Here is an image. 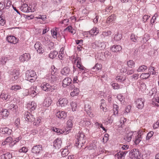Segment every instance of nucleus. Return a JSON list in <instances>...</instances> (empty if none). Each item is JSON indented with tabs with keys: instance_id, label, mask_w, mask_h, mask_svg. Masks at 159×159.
Instances as JSON below:
<instances>
[{
	"instance_id": "obj_45",
	"label": "nucleus",
	"mask_w": 159,
	"mask_h": 159,
	"mask_svg": "<svg viewBox=\"0 0 159 159\" xmlns=\"http://www.w3.org/2000/svg\"><path fill=\"white\" fill-rule=\"evenodd\" d=\"M127 64L128 66L130 68H133L134 67L135 63L134 61L131 60H129L127 61Z\"/></svg>"
},
{
	"instance_id": "obj_20",
	"label": "nucleus",
	"mask_w": 159,
	"mask_h": 159,
	"mask_svg": "<svg viewBox=\"0 0 159 159\" xmlns=\"http://www.w3.org/2000/svg\"><path fill=\"white\" fill-rule=\"evenodd\" d=\"M51 98L49 97L45 98L43 102V105L46 107H48L52 103Z\"/></svg>"
},
{
	"instance_id": "obj_59",
	"label": "nucleus",
	"mask_w": 159,
	"mask_h": 159,
	"mask_svg": "<svg viewBox=\"0 0 159 159\" xmlns=\"http://www.w3.org/2000/svg\"><path fill=\"white\" fill-rule=\"evenodd\" d=\"M73 123L71 120H69L67 122V126L69 128H72L73 126Z\"/></svg>"
},
{
	"instance_id": "obj_4",
	"label": "nucleus",
	"mask_w": 159,
	"mask_h": 159,
	"mask_svg": "<svg viewBox=\"0 0 159 159\" xmlns=\"http://www.w3.org/2000/svg\"><path fill=\"white\" fill-rule=\"evenodd\" d=\"M41 89L45 91L52 92L55 90V87L49 84L48 83H44L40 86Z\"/></svg>"
},
{
	"instance_id": "obj_7",
	"label": "nucleus",
	"mask_w": 159,
	"mask_h": 159,
	"mask_svg": "<svg viewBox=\"0 0 159 159\" xmlns=\"http://www.w3.org/2000/svg\"><path fill=\"white\" fill-rule=\"evenodd\" d=\"M94 45L97 46L98 49L100 50L104 49L106 47V43L105 42H100L98 41H95L92 44V46L93 48Z\"/></svg>"
},
{
	"instance_id": "obj_25",
	"label": "nucleus",
	"mask_w": 159,
	"mask_h": 159,
	"mask_svg": "<svg viewBox=\"0 0 159 159\" xmlns=\"http://www.w3.org/2000/svg\"><path fill=\"white\" fill-rule=\"evenodd\" d=\"M60 105L61 107L66 106L68 103V101L66 98H60L59 100Z\"/></svg>"
},
{
	"instance_id": "obj_53",
	"label": "nucleus",
	"mask_w": 159,
	"mask_h": 159,
	"mask_svg": "<svg viewBox=\"0 0 159 159\" xmlns=\"http://www.w3.org/2000/svg\"><path fill=\"white\" fill-rule=\"evenodd\" d=\"M139 75L138 74H134L130 77L132 81H133L137 80L139 78Z\"/></svg>"
},
{
	"instance_id": "obj_1",
	"label": "nucleus",
	"mask_w": 159,
	"mask_h": 159,
	"mask_svg": "<svg viewBox=\"0 0 159 159\" xmlns=\"http://www.w3.org/2000/svg\"><path fill=\"white\" fill-rule=\"evenodd\" d=\"M77 141H76L75 146L78 148L81 147L85 142L86 138L83 133H79L77 136Z\"/></svg>"
},
{
	"instance_id": "obj_36",
	"label": "nucleus",
	"mask_w": 159,
	"mask_h": 159,
	"mask_svg": "<svg viewBox=\"0 0 159 159\" xmlns=\"http://www.w3.org/2000/svg\"><path fill=\"white\" fill-rule=\"evenodd\" d=\"M58 54L57 52L56 51L51 52L49 54V57L52 59L56 57Z\"/></svg>"
},
{
	"instance_id": "obj_14",
	"label": "nucleus",
	"mask_w": 159,
	"mask_h": 159,
	"mask_svg": "<svg viewBox=\"0 0 159 159\" xmlns=\"http://www.w3.org/2000/svg\"><path fill=\"white\" fill-rule=\"evenodd\" d=\"M20 9L22 11L25 12L34 11V9L33 10L31 9L27 4H23L20 7Z\"/></svg>"
},
{
	"instance_id": "obj_3",
	"label": "nucleus",
	"mask_w": 159,
	"mask_h": 159,
	"mask_svg": "<svg viewBox=\"0 0 159 159\" xmlns=\"http://www.w3.org/2000/svg\"><path fill=\"white\" fill-rule=\"evenodd\" d=\"M129 156L132 159H141L140 153L139 150L137 149H133L129 152Z\"/></svg>"
},
{
	"instance_id": "obj_47",
	"label": "nucleus",
	"mask_w": 159,
	"mask_h": 159,
	"mask_svg": "<svg viewBox=\"0 0 159 159\" xmlns=\"http://www.w3.org/2000/svg\"><path fill=\"white\" fill-rule=\"evenodd\" d=\"M102 67V65L99 63H97L94 66H93L92 69H96V70H100Z\"/></svg>"
},
{
	"instance_id": "obj_22",
	"label": "nucleus",
	"mask_w": 159,
	"mask_h": 159,
	"mask_svg": "<svg viewBox=\"0 0 159 159\" xmlns=\"http://www.w3.org/2000/svg\"><path fill=\"white\" fill-rule=\"evenodd\" d=\"M72 81V80L69 77H66L65 78L62 82L63 85L64 87H66L67 86L70 85Z\"/></svg>"
},
{
	"instance_id": "obj_34",
	"label": "nucleus",
	"mask_w": 159,
	"mask_h": 159,
	"mask_svg": "<svg viewBox=\"0 0 159 159\" xmlns=\"http://www.w3.org/2000/svg\"><path fill=\"white\" fill-rule=\"evenodd\" d=\"M154 134V132L151 131L148 133L146 136V142L148 143L149 139Z\"/></svg>"
},
{
	"instance_id": "obj_27",
	"label": "nucleus",
	"mask_w": 159,
	"mask_h": 159,
	"mask_svg": "<svg viewBox=\"0 0 159 159\" xmlns=\"http://www.w3.org/2000/svg\"><path fill=\"white\" fill-rule=\"evenodd\" d=\"M1 115L3 118L6 119L9 115V112L8 110L6 109H4L1 111Z\"/></svg>"
},
{
	"instance_id": "obj_37",
	"label": "nucleus",
	"mask_w": 159,
	"mask_h": 159,
	"mask_svg": "<svg viewBox=\"0 0 159 159\" xmlns=\"http://www.w3.org/2000/svg\"><path fill=\"white\" fill-rule=\"evenodd\" d=\"M37 107V104L34 102L32 101L29 107L31 110L34 111L35 110Z\"/></svg>"
},
{
	"instance_id": "obj_55",
	"label": "nucleus",
	"mask_w": 159,
	"mask_h": 159,
	"mask_svg": "<svg viewBox=\"0 0 159 159\" xmlns=\"http://www.w3.org/2000/svg\"><path fill=\"white\" fill-rule=\"evenodd\" d=\"M21 89L20 86L19 85H14L12 86L10 89L12 90H14L15 91H16L18 90H19Z\"/></svg>"
},
{
	"instance_id": "obj_42",
	"label": "nucleus",
	"mask_w": 159,
	"mask_h": 159,
	"mask_svg": "<svg viewBox=\"0 0 159 159\" xmlns=\"http://www.w3.org/2000/svg\"><path fill=\"white\" fill-rule=\"evenodd\" d=\"M150 73H143L140 75V77L143 79H147L150 76Z\"/></svg>"
},
{
	"instance_id": "obj_51",
	"label": "nucleus",
	"mask_w": 159,
	"mask_h": 159,
	"mask_svg": "<svg viewBox=\"0 0 159 159\" xmlns=\"http://www.w3.org/2000/svg\"><path fill=\"white\" fill-rule=\"evenodd\" d=\"M33 121H34V125L37 126L40 123L41 121V119L39 118H37L36 119H34Z\"/></svg>"
},
{
	"instance_id": "obj_50",
	"label": "nucleus",
	"mask_w": 159,
	"mask_h": 159,
	"mask_svg": "<svg viewBox=\"0 0 159 159\" xmlns=\"http://www.w3.org/2000/svg\"><path fill=\"white\" fill-rule=\"evenodd\" d=\"M131 39L134 42H137L139 40V38L135 35L131 34L130 36Z\"/></svg>"
},
{
	"instance_id": "obj_32",
	"label": "nucleus",
	"mask_w": 159,
	"mask_h": 159,
	"mask_svg": "<svg viewBox=\"0 0 159 159\" xmlns=\"http://www.w3.org/2000/svg\"><path fill=\"white\" fill-rule=\"evenodd\" d=\"M12 155L9 152H7L1 156L2 159H10Z\"/></svg>"
},
{
	"instance_id": "obj_26",
	"label": "nucleus",
	"mask_w": 159,
	"mask_h": 159,
	"mask_svg": "<svg viewBox=\"0 0 159 159\" xmlns=\"http://www.w3.org/2000/svg\"><path fill=\"white\" fill-rule=\"evenodd\" d=\"M116 19V16L114 14H112L111 16H109L106 21V23L107 24L115 20Z\"/></svg>"
},
{
	"instance_id": "obj_21",
	"label": "nucleus",
	"mask_w": 159,
	"mask_h": 159,
	"mask_svg": "<svg viewBox=\"0 0 159 159\" xmlns=\"http://www.w3.org/2000/svg\"><path fill=\"white\" fill-rule=\"evenodd\" d=\"M2 131L4 134L6 135H11L12 132L11 129L7 127L2 128Z\"/></svg>"
},
{
	"instance_id": "obj_41",
	"label": "nucleus",
	"mask_w": 159,
	"mask_h": 159,
	"mask_svg": "<svg viewBox=\"0 0 159 159\" xmlns=\"http://www.w3.org/2000/svg\"><path fill=\"white\" fill-rule=\"evenodd\" d=\"M77 62V66L80 70H84V67L81 65V64L80 62L78 60L77 61V59L75 60V62Z\"/></svg>"
},
{
	"instance_id": "obj_28",
	"label": "nucleus",
	"mask_w": 159,
	"mask_h": 159,
	"mask_svg": "<svg viewBox=\"0 0 159 159\" xmlns=\"http://www.w3.org/2000/svg\"><path fill=\"white\" fill-rule=\"evenodd\" d=\"M70 69L68 67H64L61 70V74L65 76L68 75L70 73Z\"/></svg>"
},
{
	"instance_id": "obj_18",
	"label": "nucleus",
	"mask_w": 159,
	"mask_h": 159,
	"mask_svg": "<svg viewBox=\"0 0 159 159\" xmlns=\"http://www.w3.org/2000/svg\"><path fill=\"white\" fill-rule=\"evenodd\" d=\"M127 152V151H120L115 155V159H121L123 157H124Z\"/></svg>"
},
{
	"instance_id": "obj_12",
	"label": "nucleus",
	"mask_w": 159,
	"mask_h": 159,
	"mask_svg": "<svg viewBox=\"0 0 159 159\" xmlns=\"http://www.w3.org/2000/svg\"><path fill=\"white\" fill-rule=\"evenodd\" d=\"M30 58V55L29 53H25L21 55L19 59L20 61L21 62H24L25 61H27Z\"/></svg>"
},
{
	"instance_id": "obj_23",
	"label": "nucleus",
	"mask_w": 159,
	"mask_h": 159,
	"mask_svg": "<svg viewBox=\"0 0 159 159\" xmlns=\"http://www.w3.org/2000/svg\"><path fill=\"white\" fill-rule=\"evenodd\" d=\"M133 134V132L131 131L127 133L125 136L124 138V140L127 142L130 141L132 139V137Z\"/></svg>"
},
{
	"instance_id": "obj_16",
	"label": "nucleus",
	"mask_w": 159,
	"mask_h": 159,
	"mask_svg": "<svg viewBox=\"0 0 159 159\" xmlns=\"http://www.w3.org/2000/svg\"><path fill=\"white\" fill-rule=\"evenodd\" d=\"M57 117L60 119H64L66 117V114L64 111H59L56 114Z\"/></svg>"
},
{
	"instance_id": "obj_54",
	"label": "nucleus",
	"mask_w": 159,
	"mask_h": 159,
	"mask_svg": "<svg viewBox=\"0 0 159 159\" xmlns=\"http://www.w3.org/2000/svg\"><path fill=\"white\" fill-rule=\"evenodd\" d=\"M20 120L19 118H17L15 121L14 125L17 128H19V125H20Z\"/></svg>"
},
{
	"instance_id": "obj_30",
	"label": "nucleus",
	"mask_w": 159,
	"mask_h": 159,
	"mask_svg": "<svg viewBox=\"0 0 159 159\" xmlns=\"http://www.w3.org/2000/svg\"><path fill=\"white\" fill-rule=\"evenodd\" d=\"M99 32L98 29L96 27H93L89 31V33L91 35H96Z\"/></svg>"
},
{
	"instance_id": "obj_44",
	"label": "nucleus",
	"mask_w": 159,
	"mask_h": 159,
	"mask_svg": "<svg viewBox=\"0 0 159 159\" xmlns=\"http://www.w3.org/2000/svg\"><path fill=\"white\" fill-rule=\"evenodd\" d=\"M52 130L57 133L58 135L63 134L64 132V131L61 129L57 128H53Z\"/></svg>"
},
{
	"instance_id": "obj_5",
	"label": "nucleus",
	"mask_w": 159,
	"mask_h": 159,
	"mask_svg": "<svg viewBox=\"0 0 159 159\" xmlns=\"http://www.w3.org/2000/svg\"><path fill=\"white\" fill-rule=\"evenodd\" d=\"M4 107L7 108L8 110L11 111L13 113H16L18 110V107L17 105L11 103L10 102L5 104Z\"/></svg>"
},
{
	"instance_id": "obj_48",
	"label": "nucleus",
	"mask_w": 159,
	"mask_h": 159,
	"mask_svg": "<svg viewBox=\"0 0 159 159\" xmlns=\"http://www.w3.org/2000/svg\"><path fill=\"white\" fill-rule=\"evenodd\" d=\"M111 31L110 30H108L107 31H103L102 32V36L104 37L108 36L111 34Z\"/></svg>"
},
{
	"instance_id": "obj_38",
	"label": "nucleus",
	"mask_w": 159,
	"mask_h": 159,
	"mask_svg": "<svg viewBox=\"0 0 159 159\" xmlns=\"http://www.w3.org/2000/svg\"><path fill=\"white\" fill-rule=\"evenodd\" d=\"M147 67L145 65L141 66L139 67V68L137 69V71L138 72H143L145 70H147Z\"/></svg>"
},
{
	"instance_id": "obj_46",
	"label": "nucleus",
	"mask_w": 159,
	"mask_h": 159,
	"mask_svg": "<svg viewBox=\"0 0 159 159\" xmlns=\"http://www.w3.org/2000/svg\"><path fill=\"white\" fill-rule=\"evenodd\" d=\"M68 30L71 34H74L75 33V30L73 29L71 26H69L66 28L65 29V30Z\"/></svg>"
},
{
	"instance_id": "obj_17",
	"label": "nucleus",
	"mask_w": 159,
	"mask_h": 159,
	"mask_svg": "<svg viewBox=\"0 0 159 159\" xmlns=\"http://www.w3.org/2000/svg\"><path fill=\"white\" fill-rule=\"evenodd\" d=\"M7 41L10 43L16 44L18 42V39L15 37L13 36H9L7 38Z\"/></svg>"
},
{
	"instance_id": "obj_63",
	"label": "nucleus",
	"mask_w": 159,
	"mask_h": 159,
	"mask_svg": "<svg viewBox=\"0 0 159 159\" xmlns=\"http://www.w3.org/2000/svg\"><path fill=\"white\" fill-rule=\"evenodd\" d=\"M28 151V149L27 148L25 147H23L22 148L20 149L19 150V152H26Z\"/></svg>"
},
{
	"instance_id": "obj_6",
	"label": "nucleus",
	"mask_w": 159,
	"mask_h": 159,
	"mask_svg": "<svg viewBox=\"0 0 159 159\" xmlns=\"http://www.w3.org/2000/svg\"><path fill=\"white\" fill-rule=\"evenodd\" d=\"M43 148L41 145L39 144L34 146L31 149L32 153L36 154H39L42 151Z\"/></svg>"
},
{
	"instance_id": "obj_60",
	"label": "nucleus",
	"mask_w": 159,
	"mask_h": 159,
	"mask_svg": "<svg viewBox=\"0 0 159 159\" xmlns=\"http://www.w3.org/2000/svg\"><path fill=\"white\" fill-rule=\"evenodd\" d=\"M111 85L113 89H118L120 88V85L117 83H113Z\"/></svg>"
},
{
	"instance_id": "obj_2",
	"label": "nucleus",
	"mask_w": 159,
	"mask_h": 159,
	"mask_svg": "<svg viewBox=\"0 0 159 159\" xmlns=\"http://www.w3.org/2000/svg\"><path fill=\"white\" fill-rule=\"evenodd\" d=\"M37 78V75L34 71L27 70L25 73V78L26 80L31 82H34Z\"/></svg>"
},
{
	"instance_id": "obj_9",
	"label": "nucleus",
	"mask_w": 159,
	"mask_h": 159,
	"mask_svg": "<svg viewBox=\"0 0 159 159\" xmlns=\"http://www.w3.org/2000/svg\"><path fill=\"white\" fill-rule=\"evenodd\" d=\"M34 47L38 53L40 54L44 52V49L42 47V45L40 42H37L34 45Z\"/></svg>"
},
{
	"instance_id": "obj_10",
	"label": "nucleus",
	"mask_w": 159,
	"mask_h": 159,
	"mask_svg": "<svg viewBox=\"0 0 159 159\" xmlns=\"http://www.w3.org/2000/svg\"><path fill=\"white\" fill-rule=\"evenodd\" d=\"M16 143V142H14V139L11 137H8L2 142V145H4L7 144H10V146L12 147Z\"/></svg>"
},
{
	"instance_id": "obj_31",
	"label": "nucleus",
	"mask_w": 159,
	"mask_h": 159,
	"mask_svg": "<svg viewBox=\"0 0 159 159\" xmlns=\"http://www.w3.org/2000/svg\"><path fill=\"white\" fill-rule=\"evenodd\" d=\"M116 79L118 81L121 82L122 83L126 80L125 77L124 75H117L116 77Z\"/></svg>"
},
{
	"instance_id": "obj_43",
	"label": "nucleus",
	"mask_w": 159,
	"mask_h": 159,
	"mask_svg": "<svg viewBox=\"0 0 159 159\" xmlns=\"http://www.w3.org/2000/svg\"><path fill=\"white\" fill-rule=\"evenodd\" d=\"M4 4H5L6 8L8 9L11 5V2L10 0H5Z\"/></svg>"
},
{
	"instance_id": "obj_33",
	"label": "nucleus",
	"mask_w": 159,
	"mask_h": 159,
	"mask_svg": "<svg viewBox=\"0 0 159 159\" xmlns=\"http://www.w3.org/2000/svg\"><path fill=\"white\" fill-rule=\"evenodd\" d=\"M142 139L143 138L141 137V135H137L135 136L134 140L135 143L136 145L139 144Z\"/></svg>"
},
{
	"instance_id": "obj_24",
	"label": "nucleus",
	"mask_w": 159,
	"mask_h": 159,
	"mask_svg": "<svg viewBox=\"0 0 159 159\" xmlns=\"http://www.w3.org/2000/svg\"><path fill=\"white\" fill-rule=\"evenodd\" d=\"M111 49L112 52H117L120 51L122 48L120 45H114L111 47Z\"/></svg>"
},
{
	"instance_id": "obj_58",
	"label": "nucleus",
	"mask_w": 159,
	"mask_h": 159,
	"mask_svg": "<svg viewBox=\"0 0 159 159\" xmlns=\"http://www.w3.org/2000/svg\"><path fill=\"white\" fill-rule=\"evenodd\" d=\"M149 72L150 73V75L152 74V75H154L155 74V71L154 70V68L153 66L150 67L148 69Z\"/></svg>"
},
{
	"instance_id": "obj_57",
	"label": "nucleus",
	"mask_w": 159,
	"mask_h": 159,
	"mask_svg": "<svg viewBox=\"0 0 159 159\" xmlns=\"http://www.w3.org/2000/svg\"><path fill=\"white\" fill-rule=\"evenodd\" d=\"M117 97L121 102H124V98L121 94H118Z\"/></svg>"
},
{
	"instance_id": "obj_11",
	"label": "nucleus",
	"mask_w": 159,
	"mask_h": 159,
	"mask_svg": "<svg viewBox=\"0 0 159 159\" xmlns=\"http://www.w3.org/2000/svg\"><path fill=\"white\" fill-rule=\"evenodd\" d=\"M0 98L3 101H10L11 100L10 95L9 93H6L3 92H2L0 95Z\"/></svg>"
},
{
	"instance_id": "obj_39",
	"label": "nucleus",
	"mask_w": 159,
	"mask_h": 159,
	"mask_svg": "<svg viewBox=\"0 0 159 159\" xmlns=\"http://www.w3.org/2000/svg\"><path fill=\"white\" fill-rule=\"evenodd\" d=\"M77 102L76 101L73 102L70 104L72 109L73 111H76L77 107Z\"/></svg>"
},
{
	"instance_id": "obj_56",
	"label": "nucleus",
	"mask_w": 159,
	"mask_h": 159,
	"mask_svg": "<svg viewBox=\"0 0 159 159\" xmlns=\"http://www.w3.org/2000/svg\"><path fill=\"white\" fill-rule=\"evenodd\" d=\"M8 60L7 57H2L0 60V64L2 65H4L5 64L7 61Z\"/></svg>"
},
{
	"instance_id": "obj_13",
	"label": "nucleus",
	"mask_w": 159,
	"mask_h": 159,
	"mask_svg": "<svg viewBox=\"0 0 159 159\" xmlns=\"http://www.w3.org/2000/svg\"><path fill=\"white\" fill-rule=\"evenodd\" d=\"M24 117L26 120L29 122H32L34 119L33 116L28 112L25 113Z\"/></svg>"
},
{
	"instance_id": "obj_52",
	"label": "nucleus",
	"mask_w": 159,
	"mask_h": 159,
	"mask_svg": "<svg viewBox=\"0 0 159 159\" xmlns=\"http://www.w3.org/2000/svg\"><path fill=\"white\" fill-rule=\"evenodd\" d=\"M122 38V36L121 34H115L114 37V39L116 41H118L120 40Z\"/></svg>"
},
{
	"instance_id": "obj_35",
	"label": "nucleus",
	"mask_w": 159,
	"mask_h": 159,
	"mask_svg": "<svg viewBox=\"0 0 159 159\" xmlns=\"http://www.w3.org/2000/svg\"><path fill=\"white\" fill-rule=\"evenodd\" d=\"M80 92L79 89L78 88L74 89L73 91L70 93V95L74 97L78 95Z\"/></svg>"
},
{
	"instance_id": "obj_8",
	"label": "nucleus",
	"mask_w": 159,
	"mask_h": 159,
	"mask_svg": "<svg viewBox=\"0 0 159 159\" xmlns=\"http://www.w3.org/2000/svg\"><path fill=\"white\" fill-rule=\"evenodd\" d=\"M145 100L144 98H139L135 101L136 107L139 109H142L144 106Z\"/></svg>"
},
{
	"instance_id": "obj_40",
	"label": "nucleus",
	"mask_w": 159,
	"mask_h": 159,
	"mask_svg": "<svg viewBox=\"0 0 159 159\" xmlns=\"http://www.w3.org/2000/svg\"><path fill=\"white\" fill-rule=\"evenodd\" d=\"M69 152V150H67V149H64L61 151L62 156L63 157H65L68 155Z\"/></svg>"
},
{
	"instance_id": "obj_61",
	"label": "nucleus",
	"mask_w": 159,
	"mask_h": 159,
	"mask_svg": "<svg viewBox=\"0 0 159 159\" xmlns=\"http://www.w3.org/2000/svg\"><path fill=\"white\" fill-rule=\"evenodd\" d=\"M137 135H141V137L143 138V137H145L146 136L144 132L141 130H139L138 131Z\"/></svg>"
},
{
	"instance_id": "obj_29",
	"label": "nucleus",
	"mask_w": 159,
	"mask_h": 159,
	"mask_svg": "<svg viewBox=\"0 0 159 159\" xmlns=\"http://www.w3.org/2000/svg\"><path fill=\"white\" fill-rule=\"evenodd\" d=\"M58 29V28L55 27L51 30V34L53 37L55 39L57 38L59 35V34H57V30Z\"/></svg>"
},
{
	"instance_id": "obj_64",
	"label": "nucleus",
	"mask_w": 159,
	"mask_h": 159,
	"mask_svg": "<svg viewBox=\"0 0 159 159\" xmlns=\"http://www.w3.org/2000/svg\"><path fill=\"white\" fill-rule=\"evenodd\" d=\"M150 17V16L145 15H144L143 17L142 20L145 23L146 21H147V20L149 19V17Z\"/></svg>"
},
{
	"instance_id": "obj_62",
	"label": "nucleus",
	"mask_w": 159,
	"mask_h": 159,
	"mask_svg": "<svg viewBox=\"0 0 159 159\" xmlns=\"http://www.w3.org/2000/svg\"><path fill=\"white\" fill-rule=\"evenodd\" d=\"M97 148L96 146L95 143H91L90 144L89 147L88 148H89V150L91 149H95Z\"/></svg>"
},
{
	"instance_id": "obj_15",
	"label": "nucleus",
	"mask_w": 159,
	"mask_h": 159,
	"mask_svg": "<svg viewBox=\"0 0 159 159\" xmlns=\"http://www.w3.org/2000/svg\"><path fill=\"white\" fill-rule=\"evenodd\" d=\"M62 143L61 139L58 138L55 140L53 143V146L56 149H59L61 148Z\"/></svg>"
},
{
	"instance_id": "obj_49",
	"label": "nucleus",
	"mask_w": 159,
	"mask_h": 159,
	"mask_svg": "<svg viewBox=\"0 0 159 159\" xmlns=\"http://www.w3.org/2000/svg\"><path fill=\"white\" fill-rule=\"evenodd\" d=\"M57 70V69L55 68L54 66H51V74L53 76V78H54V76L56 73Z\"/></svg>"
},
{
	"instance_id": "obj_19",
	"label": "nucleus",
	"mask_w": 159,
	"mask_h": 159,
	"mask_svg": "<svg viewBox=\"0 0 159 159\" xmlns=\"http://www.w3.org/2000/svg\"><path fill=\"white\" fill-rule=\"evenodd\" d=\"M80 123L84 126H89L91 125V122L89 119L86 118L82 119Z\"/></svg>"
}]
</instances>
